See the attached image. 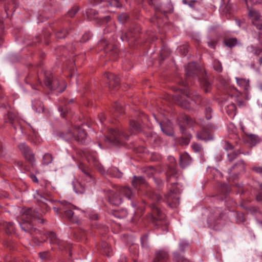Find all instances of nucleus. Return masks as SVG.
I'll use <instances>...</instances> for the list:
<instances>
[{
    "label": "nucleus",
    "instance_id": "obj_37",
    "mask_svg": "<svg viewBox=\"0 0 262 262\" xmlns=\"http://www.w3.org/2000/svg\"><path fill=\"white\" fill-rule=\"evenodd\" d=\"M113 109L114 110V116L117 117L118 114L121 115L124 113V110L123 106L121 105V104L119 102H115L113 104Z\"/></svg>",
    "mask_w": 262,
    "mask_h": 262
},
{
    "label": "nucleus",
    "instance_id": "obj_2",
    "mask_svg": "<svg viewBox=\"0 0 262 262\" xmlns=\"http://www.w3.org/2000/svg\"><path fill=\"white\" fill-rule=\"evenodd\" d=\"M189 98H191L196 104L205 107L204 114L206 119L209 120L212 118L213 111L209 105L210 100L206 98H202L199 94L191 92L189 89L183 90L181 95L177 96L176 103L184 109H189L190 106L188 101Z\"/></svg>",
    "mask_w": 262,
    "mask_h": 262
},
{
    "label": "nucleus",
    "instance_id": "obj_61",
    "mask_svg": "<svg viewBox=\"0 0 262 262\" xmlns=\"http://www.w3.org/2000/svg\"><path fill=\"white\" fill-rule=\"evenodd\" d=\"M91 37V35L90 32H85L82 36L80 42H85L89 40Z\"/></svg>",
    "mask_w": 262,
    "mask_h": 262
},
{
    "label": "nucleus",
    "instance_id": "obj_17",
    "mask_svg": "<svg viewBox=\"0 0 262 262\" xmlns=\"http://www.w3.org/2000/svg\"><path fill=\"white\" fill-rule=\"evenodd\" d=\"M108 202L114 206H118L122 202V198L119 195L110 189L104 190Z\"/></svg>",
    "mask_w": 262,
    "mask_h": 262
},
{
    "label": "nucleus",
    "instance_id": "obj_25",
    "mask_svg": "<svg viewBox=\"0 0 262 262\" xmlns=\"http://www.w3.org/2000/svg\"><path fill=\"white\" fill-rule=\"evenodd\" d=\"M4 120L6 123H9L12 124L15 129H17V126L16 123L18 120L17 115L11 112H9L8 114L4 116Z\"/></svg>",
    "mask_w": 262,
    "mask_h": 262
},
{
    "label": "nucleus",
    "instance_id": "obj_63",
    "mask_svg": "<svg viewBox=\"0 0 262 262\" xmlns=\"http://www.w3.org/2000/svg\"><path fill=\"white\" fill-rule=\"evenodd\" d=\"M224 148L227 151L232 150L233 149V146L228 141H225L224 144Z\"/></svg>",
    "mask_w": 262,
    "mask_h": 262
},
{
    "label": "nucleus",
    "instance_id": "obj_8",
    "mask_svg": "<svg viewBox=\"0 0 262 262\" xmlns=\"http://www.w3.org/2000/svg\"><path fill=\"white\" fill-rule=\"evenodd\" d=\"M227 215L224 211L220 208H216L208 218L209 226L214 230H219L224 224Z\"/></svg>",
    "mask_w": 262,
    "mask_h": 262
},
{
    "label": "nucleus",
    "instance_id": "obj_34",
    "mask_svg": "<svg viewBox=\"0 0 262 262\" xmlns=\"http://www.w3.org/2000/svg\"><path fill=\"white\" fill-rule=\"evenodd\" d=\"M236 38H226L224 40L225 45L230 48H232L238 44Z\"/></svg>",
    "mask_w": 262,
    "mask_h": 262
},
{
    "label": "nucleus",
    "instance_id": "obj_30",
    "mask_svg": "<svg viewBox=\"0 0 262 262\" xmlns=\"http://www.w3.org/2000/svg\"><path fill=\"white\" fill-rule=\"evenodd\" d=\"M226 112L231 118H233L236 115V107L234 103H231L225 107Z\"/></svg>",
    "mask_w": 262,
    "mask_h": 262
},
{
    "label": "nucleus",
    "instance_id": "obj_21",
    "mask_svg": "<svg viewBox=\"0 0 262 262\" xmlns=\"http://www.w3.org/2000/svg\"><path fill=\"white\" fill-rule=\"evenodd\" d=\"M249 15L252 18L253 24L259 30H262V16L258 12L250 9L249 10Z\"/></svg>",
    "mask_w": 262,
    "mask_h": 262
},
{
    "label": "nucleus",
    "instance_id": "obj_42",
    "mask_svg": "<svg viewBox=\"0 0 262 262\" xmlns=\"http://www.w3.org/2000/svg\"><path fill=\"white\" fill-rule=\"evenodd\" d=\"M248 49L250 52L256 56H258L262 53V49L258 47L251 46Z\"/></svg>",
    "mask_w": 262,
    "mask_h": 262
},
{
    "label": "nucleus",
    "instance_id": "obj_46",
    "mask_svg": "<svg viewBox=\"0 0 262 262\" xmlns=\"http://www.w3.org/2000/svg\"><path fill=\"white\" fill-rule=\"evenodd\" d=\"M235 167H238L239 168V171H244L245 168V166L244 164V162L243 160L239 161L237 162L233 166H232L230 169L229 172H231L232 169H234Z\"/></svg>",
    "mask_w": 262,
    "mask_h": 262
},
{
    "label": "nucleus",
    "instance_id": "obj_48",
    "mask_svg": "<svg viewBox=\"0 0 262 262\" xmlns=\"http://www.w3.org/2000/svg\"><path fill=\"white\" fill-rule=\"evenodd\" d=\"M213 68L217 72H221L223 68L221 63L217 60H214L213 62Z\"/></svg>",
    "mask_w": 262,
    "mask_h": 262
},
{
    "label": "nucleus",
    "instance_id": "obj_27",
    "mask_svg": "<svg viewBox=\"0 0 262 262\" xmlns=\"http://www.w3.org/2000/svg\"><path fill=\"white\" fill-rule=\"evenodd\" d=\"M191 159L189 155L187 154H183L180 157V165L184 168L187 167L191 163Z\"/></svg>",
    "mask_w": 262,
    "mask_h": 262
},
{
    "label": "nucleus",
    "instance_id": "obj_5",
    "mask_svg": "<svg viewBox=\"0 0 262 262\" xmlns=\"http://www.w3.org/2000/svg\"><path fill=\"white\" fill-rule=\"evenodd\" d=\"M81 152V156L84 158L89 163L93 164L101 174H104L107 173L108 174L118 178L122 176V172L116 167L110 168L106 171L98 161L97 154L95 151L89 149H84Z\"/></svg>",
    "mask_w": 262,
    "mask_h": 262
},
{
    "label": "nucleus",
    "instance_id": "obj_41",
    "mask_svg": "<svg viewBox=\"0 0 262 262\" xmlns=\"http://www.w3.org/2000/svg\"><path fill=\"white\" fill-rule=\"evenodd\" d=\"M38 255L43 261H50L52 259V255L49 251L40 252Z\"/></svg>",
    "mask_w": 262,
    "mask_h": 262
},
{
    "label": "nucleus",
    "instance_id": "obj_23",
    "mask_svg": "<svg viewBox=\"0 0 262 262\" xmlns=\"http://www.w3.org/2000/svg\"><path fill=\"white\" fill-rule=\"evenodd\" d=\"M169 256L168 252L164 250H159L155 252L153 262H168Z\"/></svg>",
    "mask_w": 262,
    "mask_h": 262
},
{
    "label": "nucleus",
    "instance_id": "obj_33",
    "mask_svg": "<svg viewBox=\"0 0 262 262\" xmlns=\"http://www.w3.org/2000/svg\"><path fill=\"white\" fill-rule=\"evenodd\" d=\"M112 214L115 217L118 219H124L127 215V211L125 209H120L119 210H113Z\"/></svg>",
    "mask_w": 262,
    "mask_h": 262
},
{
    "label": "nucleus",
    "instance_id": "obj_57",
    "mask_svg": "<svg viewBox=\"0 0 262 262\" xmlns=\"http://www.w3.org/2000/svg\"><path fill=\"white\" fill-rule=\"evenodd\" d=\"M245 215L243 213H237L236 220L237 223H243L245 221Z\"/></svg>",
    "mask_w": 262,
    "mask_h": 262
},
{
    "label": "nucleus",
    "instance_id": "obj_56",
    "mask_svg": "<svg viewBox=\"0 0 262 262\" xmlns=\"http://www.w3.org/2000/svg\"><path fill=\"white\" fill-rule=\"evenodd\" d=\"M4 246L9 248L10 250L14 249L15 245L11 241L7 240L4 242Z\"/></svg>",
    "mask_w": 262,
    "mask_h": 262
},
{
    "label": "nucleus",
    "instance_id": "obj_51",
    "mask_svg": "<svg viewBox=\"0 0 262 262\" xmlns=\"http://www.w3.org/2000/svg\"><path fill=\"white\" fill-rule=\"evenodd\" d=\"M79 10V7L77 6H73L67 13V16L73 17Z\"/></svg>",
    "mask_w": 262,
    "mask_h": 262
},
{
    "label": "nucleus",
    "instance_id": "obj_16",
    "mask_svg": "<svg viewBox=\"0 0 262 262\" xmlns=\"http://www.w3.org/2000/svg\"><path fill=\"white\" fill-rule=\"evenodd\" d=\"M104 81L110 89L116 88L120 83L119 78L113 74L105 72L103 75Z\"/></svg>",
    "mask_w": 262,
    "mask_h": 262
},
{
    "label": "nucleus",
    "instance_id": "obj_64",
    "mask_svg": "<svg viewBox=\"0 0 262 262\" xmlns=\"http://www.w3.org/2000/svg\"><path fill=\"white\" fill-rule=\"evenodd\" d=\"M4 260L5 262H21L19 260H17L15 258H12L11 256L7 255L5 258Z\"/></svg>",
    "mask_w": 262,
    "mask_h": 262
},
{
    "label": "nucleus",
    "instance_id": "obj_15",
    "mask_svg": "<svg viewBox=\"0 0 262 262\" xmlns=\"http://www.w3.org/2000/svg\"><path fill=\"white\" fill-rule=\"evenodd\" d=\"M45 79L44 82L45 85L49 89L52 90H58V91L60 93H62L66 89L65 85L62 90H58L59 87V81L58 80L53 79V76L49 73H45Z\"/></svg>",
    "mask_w": 262,
    "mask_h": 262
},
{
    "label": "nucleus",
    "instance_id": "obj_49",
    "mask_svg": "<svg viewBox=\"0 0 262 262\" xmlns=\"http://www.w3.org/2000/svg\"><path fill=\"white\" fill-rule=\"evenodd\" d=\"M156 169L153 167L149 166L146 167L144 170V172L146 174V175L149 177H152L156 172Z\"/></svg>",
    "mask_w": 262,
    "mask_h": 262
},
{
    "label": "nucleus",
    "instance_id": "obj_60",
    "mask_svg": "<svg viewBox=\"0 0 262 262\" xmlns=\"http://www.w3.org/2000/svg\"><path fill=\"white\" fill-rule=\"evenodd\" d=\"M188 45H184L180 47V51L183 55H186L188 52Z\"/></svg>",
    "mask_w": 262,
    "mask_h": 262
},
{
    "label": "nucleus",
    "instance_id": "obj_39",
    "mask_svg": "<svg viewBox=\"0 0 262 262\" xmlns=\"http://www.w3.org/2000/svg\"><path fill=\"white\" fill-rule=\"evenodd\" d=\"M160 127H161V129L162 131L165 135H166L168 136H173L174 132H173L172 128L171 126L166 125L164 124L161 123Z\"/></svg>",
    "mask_w": 262,
    "mask_h": 262
},
{
    "label": "nucleus",
    "instance_id": "obj_11",
    "mask_svg": "<svg viewBox=\"0 0 262 262\" xmlns=\"http://www.w3.org/2000/svg\"><path fill=\"white\" fill-rule=\"evenodd\" d=\"M141 31L140 26L138 24H134L130 27L128 32L124 34L123 31H120L119 35L122 41H128L132 38H135V39L136 40Z\"/></svg>",
    "mask_w": 262,
    "mask_h": 262
},
{
    "label": "nucleus",
    "instance_id": "obj_24",
    "mask_svg": "<svg viewBox=\"0 0 262 262\" xmlns=\"http://www.w3.org/2000/svg\"><path fill=\"white\" fill-rule=\"evenodd\" d=\"M74 100L71 99L68 101L66 100L64 102V106L60 105L58 107L59 111L60 112L61 116L62 118L68 119L72 116V113L70 111L68 105L70 103H73Z\"/></svg>",
    "mask_w": 262,
    "mask_h": 262
},
{
    "label": "nucleus",
    "instance_id": "obj_26",
    "mask_svg": "<svg viewBox=\"0 0 262 262\" xmlns=\"http://www.w3.org/2000/svg\"><path fill=\"white\" fill-rule=\"evenodd\" d=\"M132 184L133 186L136 189L139 188L141 186H146L147 185L146 181L142 176H134L132 181Z\"/></svg>",
    "mask_w": 262,
    "mask_h": 262
},
{
    "label": "nucleus",
    "instance_id": "obj_9",
    "mask_svg": "<svg viewBox=\"0 0 262 262\" xmlns=\"http://www.w3.org/2000/svg\"><path fill=\"white\" fill-rule=\"evenodd\" d=\"M62 137L67 141L75 140L83 143L86 139V134L85 130L77 124L74 125L70 130L63 134Z\"/></svg>",
    "mask_w": 262,
    "mask_h": 262
},
{
    "label": "nucleus",
    "instance_id": "obj_53",
    "mask_svg": "<svg viewBox=\"0 0 262 262\" xmlns=\"http://www.w3.org/2000/svg\"><path fill=\"white\" fill-rule=\"evenodd\" d=\"M173 259L176 262H182L185 260V258L177 252L173 253Z\"/></svg>",
    "mask_w": 262,
    "mask_h": 262
},
{
    "label": "nucleus",
    "instance_id": "obj_3",
    "mask_svg": "<svg viewBox=\"0 0 262 262\" xmlns=\"http://www.w3.org/2000/svg\"><path fill=\"white\" fill-rule=\"evenodd\" d=\"M186 79L182 82V84L186 87L192 84L190 82L191 78H197L200 85L204 89L206 93L209 92L211 90V84L209 81L205 71L201 68L195 62H190L185 69Z\"/></svg>",
    "mask_w": 262,
    "mask_h": 262
},
{
    "label": "nucleus",
    "instance_id": "obj_44",
    "mask_svg": "<svg viewBox=\"0 0 262 262\" xmlns=\"http://www.w3.org/2000/svg\"><path fill=\"white\" fill-rule=\"evenodd\" d=\"M52 161L53 157L52 155L49 153H46L43 156L42 163L43 165H48L51 163Z\"/></svg>",
    "mask_w": 262,
    "mask_h": 262
},
{
    "label": "nucleus",
    "instance_id": "obj_45",
    "mask_svg": "<svg viewBox=\"0 0 262 262\" xmlns=\"http://www.w3.org/2000/svg\"><path fill=\"white\" fill-rule=\"evenodd\" d=\"M68 31L64 29H61L57 31L55 33V36L59 39L64 38L68 34Z\"/></svg>",
    "mask_w": 262,
    "mask_h": 262
},
{
    "label": "nucleus",
    "instance_id": "obj_6",
    "mask_svg": "<svg viewBox=\"0 0 262 262\" xmlns=\"http://www.w3.org/2000/svg\"><path fill=\"white\" fill-rule=\"evenodd\" d=\"M151 209V213H148L146 216L147 221L152 223L157 228L162 227L164 225H167V222L165 220V215L160 210L157 204L152 203L149 206Z\"/></svg>",
    "mask_w": 262,
    "mask_h": 262
},
{
    "label": "nucleus",
    "instance_id": "obj_38",
    "mask_svg": "<svg viewBox=\"0 0 262 262\" xmlns=\"http://www.w3.org/2000/svg\"><path fill=\"white\" fill-rule=\"evenodd\" d=\"M100 250L102 254L109 256L110 253L112 252V248L106 242H102L101 245Z\"/></svg>",
    "mask_w": 262,
    "mask_h": 262
},
{
    "label": "nucleus",
    "instance_id": "obj_29",
    "mask_svg": "<svg viewBox=\"0 0 262 262\" xmlns=\"http://www.w3.org/2000/svg\"><path fill=\"white\" fill-rule=\"evenodd\" d=\"M196 137L199 140H210L213 139L212 136L206 129L203 128L196 134Z\"/></svg>",
    "mask_w": 262,
    "mask_h": 262
},
{
    "label": "nucleus",
    "instance_id": "obj_52",
    "mask_svg": "<svg viewBox=\"0 0 262 262\" xmlns=\"http://www.w3.org/2000/svg\"><path fill=\"white\" fill-rule=\"evenodd\" d=\"M225 205L226 207L231 210L232 208L236 206V203L232 199H229L228 200L226 201Z\"/></svg>",
    "mask_w": 262,
    "mask_h": 262
},
{
    "label": "nucleus",
    "instance_id": "obj_12",
    "mask_svg": "<svg viewBox=\"0 0 262 262\" xmlns=\"http://www.w3.org/2000/svg\"><path fill=\"white\" fill-rule=\"evenodd\" d=\"M108 37H104L99 42L100 46H102L105 52L109 53L110 55L116 56L118 55V50L116 45L112 43V41L107 40Z\"/></svg>",
    "mask_w": 262,
    "mask_h": 262
},
{
    "label": "nucleus",
    "instance_id": "obj_1",
    "mask_svg": "<svg viewBox=\"0 0 262 262\" xmlns=\"http://www.w3.org/2000/svg\"><path fill=\"white\" fill-rule=\"evenodd\" d=\"M42 215L36 209L28 208L25 210L21 215V221L19 222L20 227L23 230L29 233L32 237L41 242L46 241L49 239L50 243L56 245L59 250L68 251L69 256L72 255V246L57 237L56 234L53 232L43 233L40 230L33 227L32 223L34 222L37 224H43L45 220L42 218Z\"/></svg>",
    "mask_w": 262,
    "mask_h": 262
},
{
    "label": "nucleus",
    "instance_id": "obj_13",
    "mask_svg": "<svg viewBox=\"0 0 262 262\" xmlns=\"http://www.w3.org/2000/svg\"><path fill=\"white\" fill-rule=\"evenodd\" d=\"M18 148L25 158L31 164L32 166H33L35 164V159L34 155L30 147L25 143H23L18 145Z\"/></svg>",
    "mask_w": 262,
    "mask_h": 262
},
{
    "label": "nucleus",
    "instance_id": "obj_35",
    "mask_svg": "<svg viewBox=\"0 0 262 262\" xmlns=\"http://www.w3.org/2000/svg\"><path fill=\"white\" fill-rule=\"evenodd\" d=\"M231 190L230 186L226 184H222L220 186V191L221 194L223 195L222 199L226 198L227 195L229 194Z\"/></svg>",
    "mask_w": 262,
    "mask_h": 262
},
{
    "label": "nucleus",
    "instance_id": "obj_47",
    "mask_svg": "<svg viewBox=\"0 0 262 262\" xmlns=\"http://www.w3.org/2000/svg\"><path fill=\"white\" fill-rule=\"evenodd\" d=\"M231 4H227L222 10V13H223L228 18L230 17L231 15Z\"/></svg>",
    "mask_w": 262,
    "mask_h": 262
},
{
    "label": "nucleus",
    "instance_id": "obj_50",
    "mask_svg": "<svg viewBox=\"0 0 262 262\" xmlns=\"http://www.w3.org/2000/svg\"><path fill=\"white\" fill-rule=\"evenodd\" d=\"M129 19V16L127 13H122L118 16V20L121 24H124Z\"/></svg>",
    "mask_w": 262,
    "mask_h": 262
},
{
    "label": "nucleus",
    "instance_id": "obj_59",
    "mask_svg": "<svg viewBox=\"0 0 262 262\" xmlns=\"http://www.w3.org/2000/svg\"><path fill=\"white\" fill-rule=\"evenodd\" d=\"M147 239H148V235L147 234H144L141 238V243L142 246L143 247H147Z\"/></svg>",
    "mask_w": 262,
    "mask_h": 262
},
{
    "label": "nucleus",
    "instance_id": "obj_19",
    "mask_svg": "<svg viewBox=\"0 0 262 262\" xmlns=\"http://www.w3.org/2000/svg\"><path fill=\"white\" fill-rule=\"evenodd\" d=\"M180 128L182 136L178 140V143L182 146H186L189 144L192 136L186 132V128L184 124H180Z\"/></svg>",
    "mask_w": 262,
    "mask_h": 262
},
{
    "label": "nucleus",
    "instance_id": "obj_32",
    "mask_svg": "<svg viewBox=\"0 0 262 262\" xmlns=\"http://www.w3.org/2000/svg\"><path fill=\"white\" fill-rule=\"evenodd\" d=\"M130 128L131 130V134H137L141 131V126L140 124L134 120L130 121Z\"/></svg>",
    "mask_w": 262,
    "mask_h": 262
},
{
    "label": "nucleus",
    "instance_id": "obj_36",
    "mask_svg": "<svg viewBox=\"0 0 262 262\" xmlns=\"http://www.w3.org/2000/svg\"><path fill=\"white\" fill-rule=\"evenodd\" d=\"M240 154H249V152L245 153L242 152L241 149H236L235 150L227 154L228 159L230 162H232L236 158L238 155Z\"/></svg>",
    "mask_w": 262,
    "mask_h": 262
},
{
    "label": "nucleus",
    "instance_id": "obj_4",
    "mask_svg": "<svg viewBox=\"0 0 262 262\" xmlns=\"http://www.w3.org/2000/svg\"><path fill=\"white\" fill-rule=\"evenodd\" d=\"M180 175L175 164H171L168 166L166 176L167 181L170 183V187H169V192L166 194L165 196L168 201H172L175 205L177 203H179V198L174 195L181 193L180 189L177 187L178 183L177 182Z\"/></svg>",
    "mask_w": 262,
    "mask_h": 262
},
{
    "label": "nucleus",
    "instance_id": "obj_28",
    "mask_svg": "<svg viewBox=\"0 0 262 262\" xmlns=\"http://www.w3.org/2000/svg\"><path fill=\"white\" fill-rule=\"evenodd\" d=\"M120 193L126 198L132 200L135 196V193L128 187H122L119 189Z\"/></svg>",
    "mask_w": 262,
    "mask_h": 262
},
{
    "label": "nucleus",
    "instance_id": "obj_20",
    "mask_svg": "<svg viewBox=\"0 0 262 262\" xmlns=\"http://www.w3.org/2000/svg\"><path fill=\"white\" fill-rule=\"evenodd\" d=\"M36 199L37 203L42 213H46L50 210V205L48 203L52 204L51 200L47 199L41 195H38Z\"/></svg>",
    "mask_w": 262,
    "mask_h": 262
},
{
    "label": "nucleus",
    "instance_id": "obj_54",
    "mask_svg": "<svg viewBox=\"0 0 262 262\" xmlns=\"http://www.w3.org/2000/svg\"><path fill=\"white\" fill-rule=\"evenodd\" d=\"M0 103L1 107H6V105L8 104V98L6 96L3 94H0Z\"/></svg>",
    "mask_w": 262,
    "mask_h": 262
},
{
    "label": "nucleus",
    "instance_id": "obj_40",
    "mask_svg": "<svg viewBox=\"0 0 262 262\" xmlns=\"http://www.w3.org/2000/svg\"><path fill=\"white\" fill-rule=\"evenodd\" d=\"M3 228L7 234H11L14 232V227L11 222H4Z\"/></svg>",
    "mask_w": 262,
    "mask_h": 262
},
{
    "label": "nucleus",
    "instance_id": "obj_43",
    "mask_svg": "<svg viewBox=\"0 0 262 262\" xmlns=\"http://www.w3.org/2000/svg\"><path fill=\"white\" fill-rule=\"evenodd\" d=\"M107 7L120 8L122 4L118 0H108L106 1Z\"/></svg>",
    "mask_w": 262,
    "mask_h": 262
},
{
    "label": "nucleus",
    "instance_id": "obj_7",
    "mask_svg": "<svg viewBox=\"0 0 262 262\" xmlns=\"http://www.w3.org/2000/svg\"><path fill=\"white\" fill-rule=\"evenodd\" d=\"M74 208L72 204L65 202L62 204L60 208L53 207V209L61 217L67 219L73 223L79 224V217L73 211Z\"/></svg>",
    "mask_w": 262,
    "mask_h": 262
},
{
    "label": "nucleus",
    "instance_id": "obj_18",
    "mask_svg": "<svg viewBox=\"0 0 262 262\" xmlns=\"http://www.w3.org/2000/svg\"><path fill=\"white\" fill-rule=\"evenodd\" d=\"M79 169L83 172L84 179L86 181L90 183V185H94L96 183L95 178L93 176V172L85 165L82 163L79 164Z\"/></svg>",
    "mask_w": 262,
    "mask_h": 262
},
{
    "label": "nucleus",
    "instance_id": "obj_62",
    "mask_svg": "<svg viewBox=\"0 0 262 262\" xmlns=\"http://www.w3.org/2000/svg\"><path fill=\"white\" fill-rule=\"evenodd\" d=\"M182 2L185 5H188L189 7L194 8V5L197 3V1L195 0H191L189 1H187V0H182Z\"/></svg>",
    "mask_w": 262,
    "mask_h": 262
},
{
    "label": "nucleus",
    "instance_id": "obj_55",
    "mask_svg": "<svg viewBox=\"0 0 262 262\" xmlns=\"http://www.w3.org/2000/svg\"><path fill=\"white\" fill-rule=\"evenodd\" d=\"M249 140L250 141V144L252 145H255L259 141L258 137L254 135H250L249 136Z\"/></svg>",
    "mask_w": 262,
    "mask_h": 262
},
{
    "label": "nucleus",
    "instance_id": "obj_14",
    "mask_svg": "<svg viewBox=\"0 0 262 262\" xmlns=\"http://www.w3.org/2000/svg\"><path fill=\"white\" fill-rule=\"evenodd\" d=\"M18 148L25 158L31 164L32 166H33L35 164V159L34 155L30 147L25 143H23L18 145Z\"/></svg>",
    "mask_w": 262,
    "mask_h": 262
},
{
    "label": "nucleus",
    "instance_id": "obj_10",
    "mask_svg": "<svg viewBox=\"0 0 262 262\" xmlns=\"http://www.w3.org/2000/svg\"><path fill=\"white\" fill-rule=\"evenodd\" d=\"M124 138L128 139V137L119 129L111 128L108 135L105 138L104 141L112 145L119 146L123 144Z\"/></svg>",
    "mask_w": 262,
    "mask_h": 262
},
{
    "label": "nucleus",
    "instance_id": "obj_31",
    "mask_svg": "<svg viewBox=\"0 0 262 262\" xmlns=\"http://www.w3.org/2000/svg\"><path fill=\"white\" fill-rule=\"evenodd\" d=\"M25 82L27 84H29L31 85L32 89H37L35 87V84H40L41 82L39 79L37 80L36 77L33 76L31 74H29L25 79Z\"/></svg>",
    "mask_w": 262,
    "mask_h": 262
},
{
    "label": "nucleus",
    "instance_id": "obj_22",
    "mask_svg": "<svg viewBox=\"0 0 262 262\" xmlns=\"http://www.w3.org/2000/svg\"><path fill=\"white\" fill-rule=\"evenodd\" d=\"M148 1L149 5L154 6L156 12H159L163 14H166L167 13H171L173 11V6L171 3L168 4L167 10L162 11V6L160 0H148Z\"/></svg>",
    "mask_w": 262,
    "mask_h": 262
},
{
    "label": "nucleus",
    "instance_id": "obj_58",
    "mask_svg": "<svg viewBox=\"0 0 262 262\" xmlns=\"http://www.w3.org/2000/svg\"><path fill=\"white\" fill-rule=\"evenodd\" d=\"M183 123L187 125H192L193 123V120L188 116H184L183 117Z\"/></svg>",
    "mask_w": 262,
    "mask_h": 262
}]
</instances>
